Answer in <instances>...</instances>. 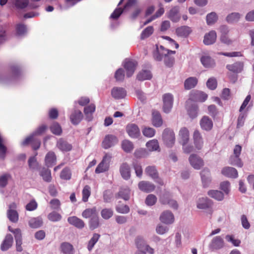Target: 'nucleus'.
I'll return each instance as SVG.
<instances>
[{
	"label": "nucleus",
	"mask_w": 254,
	"mask_h": 254,
	"mask_svg": "<svg viewBox=\"0 0 254 254\" xmlns=\"http://www.w3.org/2000/svg\"><path fill=\"white\" fill-rule=\"evenodd\" d=\"M241 151L242 146L240 145H236L233 149V154L229 158L230 164L238 167H242L243 166V163L240 158Z\"/></svg>",
	"instance_id": "nucleus-1"
},
{
	"label": "nucleus",
	"mask_w": 254,
	"mask_h": 254,
	"mask_svg": "<svg viewBox=\"0 0 254 254\" xmlns=\"http://www.w3.org/2000/svg\"><path fill=\"white\" fill-rule=\"evenodd\" d=\"M159 201L162 204H168L173 209H177L178 208L177 201L172 199L170 193L168 191H165L161 194L159 198Z\"/></svg>",
	"instance_id": "nucleus-2"
},
{
	"label": "nucleus",
	"mask_w": 254,
	"mask_h": 254,
	"mask_svg": "<svg viewBox=\"0 0 254 254\" xmlns=\"http://www.w3.org/2000/svg\"><path fill=\"white\" fill-rule=\"evenodd\" d=\"M162 139L166 146L169 147L173 146L175 142L174 131L169 128L165 129L162 133Z\"/></svg>",
	"instance_id": "nucleus-3"
},
{
	"label": "nucleus",
	"mask_w": 254,
	"mask_h": 254,
	"mask_svg": "<svg viewBox=\"0 0 254 254\" xmlns=\"http://www.w3.org/2000/svg\"><path fill=\"white\" fill-rule=\"evenodd\" d=\"M225 242L221 236L214 237L209 244L208 248L211 251H215L222 249Z\"/></svg>",
	"instance_id": "nucleus-4"
},
{
	"label": "nucleus",
	"mask_w": 254,
	"mask_h": 254,
	"mask_svg": "<svg viewBox=\"0 0 254 254\" xmlns=\"http://www.w3.org/2000/svg\"><path fill=\"white\" fill-rule=\"evenodd\" d=\"M111 158V155L106 154L102 161L97 166L95 170V173L98 174L107 171L109 167V163Z\"/></svg>",
	"instance_id": "nucleus-5"
},
{
	"label": "nucleus",
	"mask_w": 254,
	"mask_h": 254,
	"mask_svg": "<svg viewBox=\"0 0 254 254\" xmlns=\"http://www.w3.org/2000/svg\"><path fill=\"white\" fill-rule=\"evenodd\" d=\"M31 144L33 150H38L41 146V141L36 136L31 135L26 138L21 143L23 146Z\"/></svg>",
	"instance_id": "nucleus-6"
},
{
	"label": "nucleus",
	"mask_w": 254,
	"mask_h": 254,
	"mask_svg": "<svg viewBox=\"0 0 254 254\" xmlns=\"http://www.w3.org/2000/svg\"><path fill=\"white\" fill-rule=\"evenodd\" d=\"M189 160L191 166L196 170H199L204 166L203 160L196 154H191Z\"/></svg>",
	"instance_id": "nucleus-7"
},
{
	"label": "nucleus",
	"mask_w": 254,
	"mask_h": 254,
	"mask_svg": "<svg viewBox=\"0 0 254 254\" xmlns=\"http://www.w3.org/2000/svg\"><path fill=\"white\" fill-rule=\"evenodd\" d=\"M163 111L166 113H168L170 112L173 103V97L170 93H166L163 96Z\"/></svg>",
	"instance_id": "nucleus-8"
},
{
	"label": "nucleus",
	"mask_w": 254,
	"mask_h": 254,
	"mask_svg": "<svg viewBox=\"0 0 254 254\" xmlns=\"http://www.w3.org/2000/svg\"><path fill=\"white\" fill-rule=\"evenodd\" d=\"M200 176L203 187H208L212 181L210 170L208 168H204L200 172Z\"/></svg>",
	"instance_id": "nucleus-9"
},
{
	"label": "nucleus",
	"mask_w": 254,
	"mask_h": 254,
	"mask_svg": "<svg viewBox=\"0 0 254 254\" xmlns=\"http://www.w3.org/2000/svg\"><path fill=\"white\" fill-rule=\"evenodd\" d=\"M126 131L128 135L131 138H138L140 135V129L138 126L134 124H129L126 127Z\"/></svg>",
	"instance_id": "nucleus-10"
},
{
	"label": "nucleus",
	"mask_w": 254,
	"mask_h": 254,
	"mask_svg": "<svg viewBox=\"0 0 254 254\" xmlns=\"http://www.w3.org/2000/svg\"><path fill=\"white\" fill-rule=\"evenodd\" d=\"M118 141V140L115 135H107L102 142V147L105 149H108L117 143Z\"/></svg>",
	"instance_id": "nucleus-11"
},
{
	"label": "nucleus",
	"mask_w": 254,
	"mask_h": 254,
	"mask_svg": "<svg viewBox=\"0 0 254 254\" xmlns=\"http://www.w3.org/2000/svg\"><path fill=\"white\" fill-rule=\"evenodd\" d=\"M160 220L163 223L171 224L174 221V216L171 211L166 210L160 215Z\"/></svg>",
	"instance_id": "nucleus-12"
},
{
	"label": "nucleus",
	"mask_w": 254,
	"mask_h": 254,
	"mask_svg": "<svg viewBox=\"0 0 254 254\" xmlns=\"http://www.w3.org/2000/svg\"><path fill=\"white\" fill-rule=\"evenodd\" d=\"M136 65L137 63L135 61L129 60L126 61L124 64V67L126 70L127 76L128 77L131 76L133 74Z\"/></svg>",
	"instance_id": "nucleus-13"
},
{
	"label": "nucleus",
	"mask_w": 254,
	"mask_h": 254,
	"mask_svg": "<svg viewBox=\"0 0 254 254\" xmlns=\"http://www.w3.org/2000/svg\"><path fill=\"white\" fill-rule=\"evenodd\" d=\"M166 53H164V62L166 66L172 67L175 63V58L172 56L171 54H175L176 51L169 50H166Z\"/></svg>",
	"instance_id": "nucleus-14"
},
{
	"label": "nucleus",
	"mask_w": 254,
	"mask_h": 254,
	"mask_svg": "<svg viewBox=\"0 0 254 254\" xmlns=\"http://www.w3.org/2000/svg\"><path fill=\"white\" fill-rule=\"evenodd\" d=\"M111 95L114 98L120 99L126 96L127 92L123 87H114L111 90Z\"/></svg>",
	"instance_id": "nucleus-15"
},
{
	"label": "nucleus",
	"mask_w": 254,
	"mask_h": 254,
	"mask_svg": "<svg viewBox=\"0 0 254 254\" xmlns=\"http://www.w3.org/2000/svg\"><path fill=\"white\" fill-rule=\"evenodd\" d=\"M193 139L195 148L198 150L201 149L203 147V141L202 136L198 130H194Z\"/></svg>",
	"instance_id": "nucleus-16"
},
{
	"label": "nucleus",
	"mask_w": 254,
	"mask_h": 254,
	"mask_svg": "<svg viewBox=\"0 0 254 254\" xmlns=\"http://www.w3.org/2000/svg\"><path fill=\"white\" fill-rule=\"evenodd\" d=\"M168 18L173 22H178L181 18L179 14V7L175 6L172 7L168 13Z\"/></svg>",
	"instance_id": "nucleus-17"
},
{
	"label": "nucleus",
	"mask_w": 254,
	"mask_h": 254,
	"mask_svg": "<svg viewBox=\"0 0 254 254\" xmlns=\"http://www.w3.org/2000/svg\"><path fill=\"white\" fill-rule=\"evenodd\" d=\"M120 172L122 178L125 180H127L130 179L131 176L130 168L127 163L125 162L121 165Z\"/></svg>",
	"instance_id": "nucleus-18"
},
{
	"label": "nucleus",
	"mask_w": 254,
	"mask_h": 254,
	"mask_svg": "<svg viewBox=\"0 0 254 254\" xmlns=\"http://www.w3.org/2000/svg\"><path fill=\"white\" fill-rule=\"evenodd\" d=\"M57 147L63 152H68L70 151L72 148V146L66 140L61 138H60L57 142Z\"/></svg>",
	"instance_id": "nucleus-19"
},
{
	"label": "nucleus",
	"mask_w": 254,
	"mask_h": 254,
	"mask_svg": "<svg viewBox=\"0 0 254 254\" xmlns=\"http://www.w3.org/2000/svg\"><path fill=\"white\" fill-rule=\"evenodd\" d=\"M139 189L145 192H150L153 191L155 188V186L147 181H142L138 184Z\"/></svg>",
	"instance_id": "nucleus-20"
},
{
	"label": "nucleus",
	"mask_w": 254,
	"mask_h": 254,
	"mask_svg": "<svg viewBox=\"0 0 254 254\" xmlns=\"http://www.w3.org/2000/svg\"><path fill=\"white\" fill-rule=\"evenodd\" d=\"M200 125L202 129L209 131L213 127V122L208 117L203 116L200 121Z\"/></svg>",
	"instance_id": "nucleus-21"
},
{
	"label": "nucleus",
	"mask_w": 254,
	"mask_h": 254,
	"mask_svg": "<svg viewBox=\"0 0 254 254\" xmlns=\"http://www.w3.org/2000/svg\"><path fill=\"white\" fill-rule=\"evenodd\" d=\"M221 173L226 177L232 178H236L238 176L237 170L231 167L223 168L221 170Z\"/></svg>",
	"instance_id": "nucleus-22"
},
{
	"label": "nucleus",
	"mask_w": 254,
	"mask_h": 254,
	"mask_svg": "<svg viewBox=\"0 0 254 254\" xmlns=\"http://www.w3.org/2000/svg\"><path fill=\"white\" fill-rule=\"evenodd\" d=\"M180 142L182 145L187 144L189 141V131L186 127H182L179 134Z\"/></svg>",
	"instance_id": "nucleus-23"
},
{
	"label": "nucleus",
	"mask_w": 254,
	"mask_h": 254,
	"mask_svg": "<svg viewBox=\"0 0 254 254\" xmlns=\"http://www.w3.org/2000/svg\"><path fill=\"white\" fill-rule=\"evenodd\" d=\"M226 68L229 71L234 73H240L243 70L244 63L242 62H238L231 64H228L226 66Z\"/></svg>",
	"instance_id": "nucleus-24"
},
{
	"label": "nucleus",
	"mask_w": 254,
	"mask_h": 254,
	"mask_svg": "<svg viewBox=\"0 0 254 254\" xmlns=\"http://www.w3.org/2000/svg\"><path fill=\"white\" fill-rule=\"evenodd\" d=\"M216 38L217 35L216 32L212 30L205 35L203 43L206 45H211L215 42Z\"/></svg>",
	"instance_id": "nucleus-25"
},
{
	"label": "nucleus",
	"mask_w": 254,
	"mask_h": 254,
	"mask_svg": "<svg viewBox=\"0 0 254 254\" xmlns=\"http://www.w3.org/2000/svg\"><path fill=\"white\" fill-rule=\"evenodd\" d=\"M200 61L203 66L205 68H213L215 66L214 60L208 56H203L200 59Z\"/></svg>",
	"instance_id": "nucleus-26"
},
{
	"label": "nucleus",
	"mask_w": 254,
	"mask_h": 254,
	"mask_svg": "<svg viewBox=\"0 0 254 254\" xmlns=\"http://www.w3.org/2000/svg\"><path fill=\"white\" fill-rule=\"evenodd\" d=\"M191 102L190 100L187 102L188 114L190 118H194L197 116L198 106L195 104H191Z\"/></svg>",
	"instance_id": "nucleus-27"
},
{
	"label": "nucleus",
	"mask_w": 254,
	"mask_h": 254,
	"mask_svg": "<svg viewBox=\"0 0 254 254\" xmlns=\"http://www.w3.org/2000/svg\"><path fill=\"white\" fill-rule=\"evenodd\" d=\"M83 118L82 112L80 110H75L70 116L71 122L75 125H78Z\"/></svg>",
	"instance_id": "nucleus-28"
},
{
	"label": "nucleus",
	"mask_w": 254,
	"mask_h": 254,
	"mask_svg": "<svg viewBox=\"0 0 254 254\" xmlns=\"http://www.w3.org/2000/svg\"><path fill=\"white\" fill-rule=\"evenodd\" d=\"M68 222L78 229L83 228L85 224L82 220L76 216H71L67 219Z\"/></svg>",
	"instance_id": "nucleus-29"
},
{
	"label": "nucleus",
	"mask_w": 254,
	"mask_h": 254,
	"mask_svg": "<svg viewBox=\"0 0 254 254\" xmlns=\"http://www.w3.org/2000/svg\"><path fill=\"white\" fill-rule=\"evenodd\" d=\"M45 165L51 167L56 164V156L54 152L50 151L46 155L45 158Z\"/></svg>",
	"instance_id": "nucleus-30"
},
{
	"label": "nucleus",
	"mask_w": 254,
	"mask_h": 254,
	"mask_svg": "<svg viewBox=\"0 0 254 254\" xmlns=\"http://www.w3.org/2000/svg\"><path fill=\"white\" fill-rule=\"evenodd\" d=\"M152 115L153 125L156 127L161 126L163 124V121L160 113L158 111L154 110L152 111Z\"/></svg>",
	"instance_id": "nucleus-31"
},
{
	"label": "nucleus",
	"mask_w": 254,
	"mask_h": 254,
	"mask_svg": "<svg viewBox=\"0 0 254 254\" xmlns=\"http://www.w3.org/2000/svg\"><path fill=\"white\" fill-rule=\"evenodd\" d=\"M211 201L207 197L199 198L197 202V207L198 209H205L211 205Z\"/></svg>",
	"instance_id": "nucleus-32"
},
{
	"label": "nucleus",
	"mask_w": 254,
	"mask_h": 254,
	"mask_svg": "<svg viewBox=\"0 0 254 254\" xmlns=\"http://www.w3.org/2000/svg\"><path fill=\"white\" fill-rule=\"evenodd\" d=\"M130 190L128 188H122L116 194V197L121 198L125 200H128L130 197Z\"/></svg>",
	"instance_id": "nucleus-33"
},
{
	"label": "nucleus",
	"mask_w": 254,
	"mask_h": 254,
	"mask_svg": "<svg viewBox=\"0 0 254 254\" xmlns=\"http://www.w3.org/2000/svg\"><path fill=\"white\" fill-rule=\"evenodd\" d=\"M190 28L187 26H183L176 29V33L178 36L187 37L191 33Z\"/></svg>",
	"instance_id": "nucleus-34"
},
{
	"label": "nucleus",
	"mask_w": 254,
	"mask_h": 254,
	"mask_svg": "<svg viewBox=\"0 0 254 254\" xmlns=\"http://www.w3.org/2000/svg\"><path fill=\"white\" fill-rule=\"evenodd\" d=\"M13 237L10 234H7L1 245V250L3 251L7 250L12 246Z\"/></svg>",
	"instance_id": "nucleus-35"
},
{
	"label": "nucleus",
	"mask_w": 254,
	"mask_h": 254,
	"mask_svg": "<svg viewBox=\"0 0 254 254\" xmlns=\"http://www.w3.org/2000/svg\"><path fill=\"white\" fill-rule=\"evenodd\" d=\"M61 252L64 254H73L74 248L73 246L69 243L64 242L60 246Z\"/></svg>",
	"instance_id": "nucleus-36"
},
{
	"label": "nucleus",
	"mask_w": 254,
	"mask_h": 254,
	"mask_svg": "<svg viewBox=\"0 0 254 254\" xmlns=\"http://www.w3.org/2000/svg\"><path fill=\"white\" fill-rule=\"evenodd\" d=\"M197 83V79L195 77H190L187 78L184 82V87L186 90L194 88Z\"/></svg>",
	"instance_id": "nucleus-37"
},
{
	"label": "nucleus",
	"mask_w": 254,
	"mask_h": 254,
	"mask_svg": "<svg viewBox=\"0 0 254 254\" xmlns=\"http://www.w3.org/2000/svg\"><path fill=\"white\" fill-rule=\"evenodd\" d=\"M145 173L153 179H157L158 173L155 166H148L145 169Z\"/></svg>",
	"instance_id": "nucleus-38"
},
{
	"label": "nucleus",
	"mask_w": 254,
	"mask_h": 254,
	"mask_svg": "<svg viewBox=\"0 0 254 254\" xmlns=\"http://www.w3.org/2000/svg\"><path fill=\"white\" fill-rule=\"evenodd\" d=\"M40 175L42 177L43 180L46 182H51L52 176L51 171L46 168H43L39 172Z\"/></svg>",
	"instance_id": "nucleus-39"
},
{
	"label": "nucleus",
	"mask_w": 254,
	"mask_h": 254,
	"mask_svg": "<svg viewBox=\"0 0 254 254\" xmlns=\"http://www.w3.org/2000/svg\"><path fill=\"white\" fill-rule=\"evenodd\" d=\"M37 154V152L35 153L34 156L30 157L28 159V166L31 170H37L39 169V165L36 158Z\"/></svg>",
	"instance_id": "nucleus-40"
},
{
	"label": "nucleus",
	"mask_w": 254,
	"mask_h": 254,
	"mask_svg": "<svg viewBox=\"0 0 254 254\" xmlns=\"http://www.w3.org/2000/svg\"><path fill=\"white\" fill-rule=\"evenodd\" d=\"M207 194L209 196L218 201H221L224 198L223 192L219 190H210L208 191Z\"/></svg>",
	"instance_id": "nucleus-41"
},
{
	"label": "nucleus",
	"mask_w": 254,
	"mask_h": 254,
	"mask_svg": "<svg viewBox=\"0 0 254 254\" xmlns=\"http://www.w3.org/2000/svg\"><path fill=\"white\" fill-rule=\"evenodd\" d=\"M95 106L94 104H90L84 108V112L86 116V119L88 121H91L92 119V114L94 112Z\"/></svg>",
	"instance_id": "nucleus-42"
},
{
	"label": "nucleus",
	"mask_w": 254,
	"mask_h": 254,
	"mask_svg": "<svg viewBox=\"0 0 254 254\" xmlns=\"http://www.w3.org/2000/svg\"><path fill=\"white\" fill-rule=\"evenodd\" d=\"M98 214L96 208L94 207L91 208H87L82 213V216L85 218H92Z\"/></svg>",
	"instance_id": "nucleus-43"
},
{
	"label": "nucleus",
	"mask_w": 254,
	"mask_h": 254,
	"mask_svg": "<svg viewBox=\"0 0 254 254\" xmlns=\"http://www.w3.org/2000/svg\"><path fill=\"white\" fill-rule=\"evenodd\" d=\"M16 205L14 203L10 204L9 206V210L7 212V217L9 220L12 222H16Z\"/></svg>",
	"instance_id": "nucleus-44"
},
{
	"label": "nucleus",
	"mask_w": 254,
	"mask_h": 254,
	"mask_svg": "<svg viewBox=\"0 0 254 254\" xmlns=\"http://www.w3.org/2000/svg\"><path fill=\"white\" fill-rule=\"evenodd\" d=\"M152 77V74L150 71L147 70H143L140 71L137 76V79L142 81L150 79Z\"/></svg>",
	"instance_id": "nucleus-45"
},
{
	"label": "nucleus",
	"mask_w": 254,
	"mask_h": 254,
	"mask_svg": "<svg viewBox=\"0 0 254 254\" xmlns=\"http://www.w3.org/2000/svg\"><path fill=\"white\" fill-rule=\"evenodd\" d=\"M43 225V220L40 217L32 218L29 221V225L32 228H38Z\"/></svg>",
	"instance_id": "nucleus-46"
},
{
	"label": "nucleus",
	"mask_w": 254,
	"mask_h": 254,
	"mask_svg": "<svg viewBox=\"0 0 254 254\" xmlns=\"http://www.w3.org/2000/svg\"><path fill=\"white\" fill-rule=\"evenodd\" d=\"M100 226L99 217L98 214L94 217L90 218L89 222V226L91 230H93L97 228Z\"/></svg>",
	"instance_id": "nucleus-47"
},
{
	"label": "nucleus",
	"mask_w": 254,
	"mask_h": 254,
	"mask_svg": "<svg viewBox=\"0 0 254 254\" xmlns=\"http://www.w3.org/2000/svg\"><path fill=\"white\" fill-rule=\"evenodd\" d=\"M146 146L149 151H156L159 149V143L156 139H153L148 141Z\"/></svg>",
	"instance_id": "nucleus-48"
},
{
	"label": "nucleus",
	"mask_w": 254,
	"mask_h": 254,
	"mask_svg": "<svg viewBox=\"0 0 254 254\" xmlns=\"http://www.w3.org/2000/svg\"><path fill=\"white\" fill-rule=\"evenodd\" d=\"M122 147L123 149L127 153L130 152L133 149V144L132 143L128 140H125L123 141L122 143Z\"/></svg>",
	"instance_id": "nucleus-49"
},
{
	"label": "nucleus",
	"mask_w": 254,
	"mask_h": 254,
	"mask_svg": "<svg viewBox=\"0 0 254 254\" xmlns=\"http://www.w3.org/2000/svg\"><path fill=\"white\" fill-rule=\"evenodd\" d=\"M241 15L238 12H233L226 17V20L229 23H234L239 21Z\"/></svg>",
	"instance_id": "nucleus-50"
},
{
	"label": "nucleus",
	"mask_w": 254,
	"mask_h": 254,
	"mask_svg": "<svg viewBox=\"0 0 254 254\" xmlns=\"http://www.w3.org/2000/svg\"><path fill=\"white\" fill-rule=\"evenodd\" d=\"M100 235L97 233H94L93 235V237L89 241L87 249L89 251H91L93 248L94 247L95 244L98 242Z\"/></svg>",
	"instance_id": "nucleus-51"
},
{
	"label": "nucleus",
	"mask_w": 254,
	"mask_h": 254,
	"mask_svg": "<svg viewBox=\"0 0 254 254\" xmlns=\"http://www.w3.org/2000/svg\"><path fill=\"white\" fill-rule=\"evenodd\" d=\"M153 31L154 28L153 26H148L142 32L140 35L141 39L143 40L148 38L153 34Z\"/></svg>",
	"instance_id": "nucleus-52"
},
{
	"label": "nucleus",
	"mask_w": 254,
	"mask_h": 254,
	"mask_svg": "<svg viewBox=\"0 0 254 254\" xmlns=\"http://www.w3.org/2000/svg\"><path fill=\"white\" fill-rule=\"evenodd\" d=\"M135 243L138 250H143L147 245L144 239L141 236H138L136 238Z\"/></svg>",
	"instance_id": "nucleus-53"
},
{
	"label": "nucleus",
	"mask_w": 254,
	"mask_h": 254,
	"mask_svg": "<svg viewBox=\"0 0 254 254\" xmlns=\"http://www.w3.org/2000/svg\"><path fill=\"white\" fill-rule=\"evenodd\" d=\"M101 215L103 219L108 220L113 215V211L111 208H104L102 210Z\"/></svg>",
	"instance_id": "nucleus-54"
},
{
	"label": "nucleus",
	"mask_w": 254,
	"mask_h": 254,
	"mask_svg": "<svg viewBox=\"0 0 254 254\" xmlns=\"http://www.w3.org/2000/svg\"><path fill=\"white\" fill-rule=\"evenodd\" d=\"M51 132L57 135H60L62 132V129L60 125L57 123H54L50 127Z\"/></svg>",
	"instance_id": "nucleus-55"
},
{
	"label": "nucleus",
	"mask_w": 254,
	"mask_h": 254,
	"mask_svg": "<svg viewBox=\"0 0 254 254\" xmlns=\"http://www.w3.org/2000/svg\"><path fill=\"white\" fill-rule=\"evenodd\" d=\"M217 16L215 12H212L206 16V22L208 25H211L216 22Z\"/></svg>",
	"instance_id": "nucleus-56"
},
{
	"label": "nucleus",
	"mask_w": 254,
	"mask_h": 254,
	"mask_svg": "<svg viewBox=\"0 0 254 254\" xmlns=\"http://www.w3.org/2000/svg\"><path fill=\"white\" fill-rule=\"evenodd\" d=\"M48 218L49 220L53 222H57L61 220L62 216L60 214L55 211L50 213L48 215Z\"/></svg>",
	"instance_id": "nucleus-57"
},
{
	"label": "nucleus",
	"mask_w": 254,
	"mask_h": 254,
	"mask_svg": "<svg viewBox=\"0 0 254 254\" xmlns=\"http://www.w3.org/2000/svg\"><path fill=\"white\" fill-rule=\"evenodd\" d=\"M142 131L143 135L147 137H152L155 133V130L150 127H145Z\"/></svg>",
	"instance_id": "nucleus-58"
},
{
	"label": "nucleus",
	"mask_w": 254,
	"mask_h": 254,
	"mask_svg": "<svg viewBox=\"0 0 254 254\" xmlns=\"http://www.w3.org/2000/svg\"><path fill=\"white\" fill-rule=\"evenodd\" d=\"M156 201V196L152 194L148 195L145 199V203L148 206H152L154 205Z\"/></svg>",
	"instance_id": "nucleus-59"
},
{
	"label": "nucleus",
	"mask_w": 254,
	"mask_h": 254,
	"mask_svg": "<svg viewBox=\"0 0 254 254\" xmlns=\"http://www.w3.org/2000/svg\"><path fill=\"white\" fill-rule=\"evenodd\" d=\"M71 172L67 168H64L61 172L60 177L61 179L68 180L71 178Z\"/></svg>",
	"instance_id": "nucleus-60"
},
{
	"label": "nucleus",
	"mask_w": 254,
	"mask_h": 254,
	"mask_svg": "<svg viewBox=\"0 0 254 254\" xmlns=\"http://www.w3.org/2000/svg\"><path fill=\"white\" fill-rule=\"evenodd\" d=\"M132 166L134 169L136 176L140 178L142 177L143 173L141 166L137 162H133L132 163Z\"/></svg>",
	"instance_id": "nucleus-61"
},
{
	"label": "nucleus",
	"mask_w": 254,
	"mask_h": 254,
	"mask_svg": "<svg viewBox=\"0 0 254 254\" xmlns=\"http://www.w3.org/2000/svg\"><path fill=\"white\" fill-rule=\"evenodd\" d=\"M90 195V188L89 186H85L82 190V200L86 202Z\"/></svg>",
	"instance_id": "nucleus-62"
},
{
	"label": "nucleus",
	"mask_w": 254,
	"mask_h": 254,
	"mask_svg": "<svg viewBox=\"0 0 254 254\" xmlns=\"http://www.w3.org/2000/svg\"><path fill=\"white\" fill-rule=\"evenodd\" d=\"M217 82L215 78H209L206 82L207 87L211 90H214L217 87Z\"/></svg>",
	"instance_id": "nucleus-63"
},
{
	"label": "nucleus",
	"mask_w": 254,
	"mask_h": 254,
	"mask_svg": "<svg viewBox=\"0 0 254 254\" xmlns=\"http://www.w3.org/2000/svg\"><path fill=\"white\" fill-rule=\"evenodd\" d=\"M125 77L124 71L122 68H119L115 72V78L118 81H123Z\"/></svg>",
	"instance_id": "nucleus-64"
}]
</instances>
